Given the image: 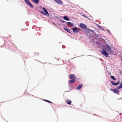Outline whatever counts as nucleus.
<instances>
[{
  "mask_svg": "<svg viewBox=\"0 0 122 122\" xmlns=\"http://www.w3.org/2000/svg\"><path fill=\"white\" fill-rule=\"evenodd\" d=\"M122 88V81L121 82V83L120 84L119 86L117 87V88L118 89H120V88Z\"/></svg>",
  "mask_w": 122,
  "mask_h": 122,
  "instance_id": "17",
  "label": "nucleus"
},
{
  "mask_svg": "<svg viewBox=\"0 0 122 122\" xmlns=\"http://www.w3.org/2000/svg\"><path fill=\"white\" fill-rule=\"evenodd\" d=\"M72 29L74 32L78 33L80 29L77 27H76L75 28H72Z\"/></svg>",
  "mask_w": 122,
  "mask_h": 122,
  "instance_id": "3",
  "label": "nucleus"
},
{
  "mask_svg": "<svg viewBox=\"0 0 122 122\" xmlns=\"http://www.w3.org/2000/svg\"><path fill=\"white\" fill-rule=\"evenodd\" d=\"M64 19L67 21H69L70 20L69 18H68L67 16H64Z\"/></svg>",
  "mask_w": 122,
  "mask_h": 122,
  "instance_id": "18",
  "label": "nucleus"
},
{
  "mask_svg": "<svg viewBox=\"0 0 122 122\" xmlns=\"http://www.w3.org/2000/svg\"><path fill=\"white\" fill-rule=\"evenodd\" d=\"M76 81V79L74 78V79H72L70 80L69 81V83L70 84H71L74 82H75Z\"/></svg>",
  "mask_w": 122,
  "mask_h": 122,
  "instance_id": "9",
  "label": "nucleus"
},
{
  "mask_svg": "<svg viewBox=\"0 0 122 122\" xmlns=\"http://www.w3.org/2000/svg\"><path fill=\"white\" fill-rule=\"evenodd\" d=\"M109 53L111 55H113L115 53L114 51L113 50H111V51L109 52Z\"/></svg>",
  "mask_w": 122,
  "mask_h": 122,
  "instance_id": "13",
  "label": "nucleus"
},
{
  "mask_svg": "<svg viewBox=\"0 0 122 122\" xmlns=\"http://www.w3.org/2000/svg\"><path fill=\"white\" fill-rule=\"evenodd\" d=\"M101 52L104 56L107 57H108V56L109 55L106 52V51L104 49L102 50V51H101Z\"/></svg>",
  "mask_w": 122,
  "mask_h": 122,
  "instance_id": "1",
  "label": "nucleus"
},
{
  "mask_svg": "<svg viewBox=\"0 0 122 122\" xmlns=\"http://www.w3.org/2000/svg\"><path fill=\"white\" fill-rule=\"evenodd\" d=\"M66 103L69 105L71 104V100H66Z\"/></svg>",
  "mask_w": 122,
  "mask_h": 122,
  "instance_id": "16",
  "label": "nucleus"
},
{
  "mask_svg": "<svg viewBox=\"0 0 122 122\" xmlns=\"http://www.w3.org/2000/svg\"><path fill=\"white\" fill-rule=\"evenodd\" d=\"M111 83L112 85L114 86H117L119 84L120 82L118 81L117 83H115L113 81H112Z\"/></svg>",
  "mask_w": 122,
  "mask_h": 122,
  "instance_id": "7",
  "label": "nucleus"
},
{
  "mask_svg": "<svg viewBox=\"0 0 122 122\" xmlns=\"http://www.w3.org/2000/svg\"><path fill=\"white\" fill-rule=\"evenodd\" d=\"M31 0L34 3L37 4L38 3L39 0Z\"/></svg>",
  "mask_w": 122,
  "mask_h": 122,
  "instance_id": "11",
  "label": "nucleus"
},
{
  "mask_svg": "<svg viewBox=\"0 0 122 122\" xmlns=\"http://www.w3.org/2000/svg\"><path fill=\"white\" fill-rule=\"evenodd\" d=\"M67 24L69 25H71L72 26L74 25V23H71L70 22H68L67 23Z\"/></svg>",
  "mask_w": 122,
  "mask_h": 122,
  "instance_id": "19",
  "label": "nucleus"
},
{
  "mask_svg": "<svg viewBox=\"0 0 122 122\" xmlns=\"http://www.w3.org/2000/svg\"><path fill=\"white\" fill-rule=\"evenodd\" d=\"M42 14H44L43 13V12L42 13Z\"/></svg>",
  "mask_w": 122,
  "mask_h": 122,
  "instance_id": "28",
  "label": "nucleus"
},
{
  "mask_svg": "<svg viewBox=\"0 0 122 122\" xmlns=\"http://www.w3.org/2000/svg\"><path fill=\"white\" fill-rule=\"evenodd\" d=\"M114 89H110V90H111V91H114Z\"/></svg>",
  "mask_w": 122,
  "mask_h": 122,
  "instance_id": "24",
  "label": "nucleus"
},
{
  "mask_svg": "<svg viewBox=\"0 0 122 122\" xmlns=\"http://www.w3.org/2000/svg\"><path fill=\"white\" fill-rule=\"evenodd\" d=\"M64 29L67 32L69 33H70V30L68 29L66 27H64Z\"/></svg>",
  "mask_w": 122,
  "mask_h": 122,
  "instance_id": "15",
  "label": "nucleus"
},
{
  "mask_svg": "<svg viewBox=\"0 0 122 122\" xmlns=\"http://www.w3.org/2000/svg\"><path fill=\"white\" fill-rule=\"evenodd\" d=\"M83 86V85L81 84L79 86L76 88V89L78 90H80L81 87Z\"/></svg>",
  "mask_w": 122,
  "mask_h": 122,
  "instance_id": "10",
  "label": "nucleus"
},
{
  "mask_svg": "<svg viewBox=\"0 0 122 122\" xmlns=\"http://www.w3.org/2000/svg\"><path fill=\"white\" fill-rule=\"evenodd\" d=\"M84 16H85V15H84Z\"/></svg>",
  "mask_w": 122,
  "mask_h": 122,
  "instance_id": "26",
  "label": "nucleus"
},
{
  "mask_svg": "<svg viewBox=\"0 0 122 122\" xmlns=\"http://www.w3.org/2000/svg\"><path fill=\"white\" fill-rule=\"evenodd\" d=\"M110 74L111 75V73H110Z\"/></svg>",
  "mask_w": 122,
  "mask_h": 122,
  "instance_id": "27",
  "label": "nucleus"
},
{
  "mask_svg": "<svg viewBox=\"0 0 122 122\" xmlns=\"http://www.w3.org/2000/svg\"><path fill=\"white\" fill-rule=\"evenodd\" d=\"M56 2L59 4L61 5L62 4V1L60 0H54Z\"/></svg>",
  "mask_w": 122,
  "mask_h": 122,
  "instance_id": "8",
  "label": "nucleus"
},
{
  "mask_svg": "<svg viewBox=\"0 0 122 122\" xmlns=\"http://www.w3.org/2000/svg\"><path fill=\"white\" fill-rule=\"evenodd\" d=\"M106 49L108 52L111 51V48L110 47V46L109 45H107L105 48Z\"/></svg>",
  "mask_w": 122,
  "mask_h": 122,
  "instance_id": "5",
  "label": "nucleus"
},
{
  "mask_svg": "<svg viewBox=\"0 0 122 122\" xmlns=\"http://www.w3.org/2000/svg\"><path fill=\"white\" fill-rule=\"evenodd\" d=\"M44 101H46V102H49V103H52V102H51L50 101H49L47 100H44Z\"/></svg>",
  "mask_w": 122,
  "mask_h": 122,
  "instance_id": "21",
  "label": "nucleus"
},
{
  "mask_svg": "<svg viewBox=\"0 0 122 122\" xmlns=\"http://www.w3.org/2000/svg\"><path fill=\"white\" fill-rule=\"evenodd\" d=\"M113 92L114 93L117 94L119 92V91L118 90L116 89H114Z\"/></svg>",
  "mask_w": 122,
  "mask_h": 122,
  "instance_id": "12",
  "label": "nucleus"
},
{
  "mask_svg": "<svg viewBox=\"0 0 122 122\" xmlns=\"http://www.w3.org/2000/svg\"><path fill=\"white\" fill-rule=\"evenodd\" d=\"M87 30H88V31H91V32H93V30H91V29H87Z\"/></svg>",
  "mask_w": 122,
  "mask_h": 122,
  "instance_id": "22",
  "label": "nucleus"
},
{
  "mask_svg": "<svg viewBox=\"0 0 122 122\" xmlns=\"http://www.w3.org/2000/svg\"><path fill=\"white\" fill-rule=\"evenodd\" d=\"M107 31L109 32V33L111 34V32L108 29H107Z\"/></svg>",
  "mask_w": 122,
  "mask_h": 122,
  "instance_id": "23",
  "label": "nucleus"
},
{
  "mask_svg": "<svg viewBox=\"0 0 122 122\" xmlns=\"http://www.w3.org/2000/svg\"><path fill=\"white\" fill-rule=\"evenodd\" d=\"M43 10L44 12H45V13L46 14H48V15H49V14L48 13L47 10L44 8L43 7Z\"/></svg>",
  "mask_w": 122,
  "mask_h": 122,
  "instance_id": "14",
  "label": "nucleus"
},
{
  "mask_svg": "<svg viewBox=\"0 0 122 122\" xmlns=\"http://www.w3.org/2000/svg\"><path fill=\"white\" fill-rule=\"evenodd\" d=\"M24 0L25 3L27 4L28 5L30 6L31 8H33V5L31 4L30 2L28 0Z\"/></svg>",
  "mask_w": 122,
  "mask_h": 122,
  "instance_id": "4",
  "label": "nucleus"
},
{
  "mask_svg": "<svg viewBox=\"0 0 122 122\" xmlns=\"http://www.w3.org/2000/svg\"><path fill=\"white\" fill-rule=\"evenodd\" d=\"M110 77L114 80H116V78H114V76H111Z\"/></svg>",
  "mask_w": 122,
  "mask_h": 122,
  "instance_id": "20",
  "label": "nucleus"
},
{
  "mask_svg": "<svg viewBox=\"0 0 122 122\" xmlns=\"http://www.w3.org/2000/svg\"><path fill=\"white\" fill-rule=\"evenodd\" d=\"M69 77L70 79H74L75 78L76 79V77L75 75L73 74H71L69 76Z\"/></svg>",
  "mask_w": 122,
  "mask_h": 122,
  "instance_id": "6",
  "label": "nucleus"
},
{
  "mask_svg": "<svg viewBox=\"0 0 122 122\" xmlns=\"http://www.w3.org/2000/svg\"><path fill=\"white\" fill-rule=\"evenodd\" d=\"M79 26L81 28L83 29H86V25L84 24L83 23L80 24Z\"/></svg>",
  "mask_w": 122,
  "mask_h": 122,
  "instance_id": "2",
  "label": "nucleus"
},
{
  "mask_svg": "<svg viewBox=\"0 0 122 122\" xmlns=\"http://www.w3.org/2000/svg\"><path fill=\"white\" fill-rule=\"evenodd\" d=\"M98 26L100 28H101V26H99V25H98Z\"/></svg>",
  "mask_w": 122,
  "mask_h": 122,
  "instance_id": "25",
  "label": "nucleus"
}]
</instances>
